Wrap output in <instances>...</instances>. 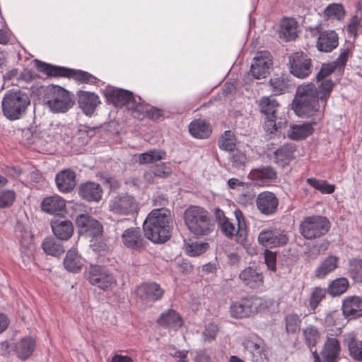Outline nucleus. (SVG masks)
I'll list each match as a JSON object with an SVG mask.
<instances>
[{
	"instance_id": "49",
	"label": "nucleus",
	"mask_w": 362,
	"mask_h": 362,
	"mask_svg": "<svg viewBox=\"0 0 362 362\" xmlns=\"http://www.w3.org/2000/svg\"><path fill=\"white\" fill-rule=\"evenodd\" d=\"M306 182L322 194H330L335 190L334 185L329 184L324 180H317L316 178L310 177L306 180Z\"/></svg>"
},
{
	"instance_id": "54",
	"label": "nucleus",
	"mask_w": 362,
	"mask_h": 362,
	"mask_svg": "<svg viewBox=\"0 0 362 362\" xmlns=\"http://www.w3.org/2000/svg\"><path fill=\"white\" fill-rule=\"evenodd\" d=\"M327 290L321 287H316L312 291L309 299V306L315 312L320 303L325 298Z\"/></svg>"
},
{
	"instance_id": "6",
	"label": "nucleus",
	"mask_w": 362,
	"mask_h": 362,
	"mask_svg": "<svg viewBox=\"0 0 362 362\" xmlns=\"http://www.w3.org/2000/svg\"><path fill=\"white\" fill-rule=\"evenodd\" d=\"M102 93L109 104L116 107H125L132 116L141 100L140 96L132 91L111 86L103 90Z\"/></svg>"
},
{
	"instance_id": "62",
	"label": "nucleus",
	"mask_w": 362,
	"mask_h": 362,
	"mask_svg": "<svg viewBox=\"0 0 362 362\" xmlns=\"http://www.w3.org/2000/svg\"><path fill=\"white\" fill-rule=\"evenodd\" d=\"M35 349V339L30 336L24 337V360L30 357Z\"/></svg>"
},
{
	"instance_id": "23",
	"label": "nucleus",
	"mask_w": 362,
	"mask_h": 362,
	"mask_svg": "<svg viewBox=\"0 0 362 362\" xmlns=\"http://www.w3.org/2000/svg\"><path fill=\"white\" fill-rule=\"evenodd\" d=\"M338 35L333 30L319 33L316 47L320 52H330L338 46Z\"/></svg>"
},
{
	"instance_id": "34",
	"label": "nucleus",
	"mask_w": 362,
	"mask_h": 362,
	"mask_svg": "<svg viewBox=\"0 0 362 362\" xmlns=\"http://www.w3.org/2000/svg\"><path fill=\"white\" fill-rule=\"evenodd\" d=\"M313 122H305L300 124H293L288 132V136L295 141L303 139L310 135L314 129Z\"/></svg>"
},
{
	"instance_id": "48",
	"label": "nucleus",
	"mask_w": 362,
	"mask_h": 362,
	"mask_svg": "<svg viewBox=\"0 0 362 362\" xmlns=\"http://www.w3.org/2000/svg\"><path fill=\"white\" fill-rule=\"evenodd\" d=\"M235 136L230 130L225 131L218 139V146L223 151L232 152L235 150Z\"/></svg>"
},
{
	"instance_id": "15",
	"label": "nucleus",
	"mask_w": 362,
	"mask_h": 362,
	"mask_svg": "<svg viewBox=\"0 0 362 362\" xmlns=\"http://www.w3.org/2000/svg\"><path fill=\"white\" fill-rule=\"evenodd\" d=\"M248 177L254 185L265 187L276 182L277 179V172L274 168L269 165H262L252 169L248 175Z\"/></svg>"
},
{
	"instance_id": "50",
	"label": "nucleus",
	"mask_w": 362,
	"mask_h": 362,
	"mask_svg": "<svg viewBox=\"0 0 362 362\" xmlns=\"http://www.w3.org/2000/svg\"><path fill=\"white\" fill-rule=\"evenodd\" d=\"M286 330L288 334H296L300 332L301 319L296 313H290L284 318Z\"/></svg>"
},
{
	"instance_id": "19",
	"label": "nucleus",
	"mask_w": 362,
	"mask_h": 362,
	"mask_svg": "<svg viewBox=\"0 0 362 362\" xmlns=\"http://www.w3.org/2000/svg\"><path fill=\"white\" fill-rule=\"evenodd\" d=\"M24 146L34 145V149L40 151L45 150V144L52 141L47 132H33L30 129H24Z\"/></svg>"
},
{
	"instance_id": "29",
	"label": "nucleus",
	"mask_w": 362,
	"mask_h": 362,
	"mask_svg": "<svg viewBox=\"0 0 362 362\" xmlns=\"http://www.w3.org/2000/svg\"><path fill=\"white\" fill-rule=\"evenodd\" d=\"M122 240L125 246L132 249H139L144 245V240L139 228L126 229L122 235Z\"/></svg>"
},
{
	"instance_id": "4",
	"label": "nucleus",
	"mask_w": 362,
	"mask_h": 362,
	"mask_svg": "<svg viewBox=\"0 0 362 362\" xmlns=\"http://www.w3.org/2000/svg\"><path fill=\"white\" fill-rule=\"evenodd\" d=\"M183 218L188 230L195 236L208 235L214 230L210 214L202 206L190 205L185 210Z\"/></svg>"
},
{
	"instance_id": "9",
	"label": "nucleus",
	"mask_w": 362,
	"mask_h": 362,
	"mask_svg": "<svg viewBox=\"0 0 362 362\" xmlns=\"http://www.w3.org/2000/svg\"><path fill=\"white\" fill-rule=\"evenodd\" d=\"M265 305L262 298L256 296L243 298L235 301L230 306V313L234 318L249 317L264 308Z\"/></svg>"
},
{
	"instance_id": "43",
	"label": "nucleus",
	"mask_w": 362,
	"mask_h": 362,
	"mask_svg": "<svg viewBox=\"0 0 362 362\" xmlns=\"http://www.w3.org/2000/svg\"><path fill=\"white\" fill-rule=\"evenodd\" d=\"M342 315L338 310L331 311L326 315L322 323L327 328L334 327L337 332H340L343 327Z\"/></svg>"
},
{
	"instance_id": "8",
	"label": "nucleus",
	"mask_w": 362,
	"mask_h": 362,
	"mask_svg": "<svg viewBox=\"0 0 362 362\" xmlns=\"http://www.w3.org/2000/svg\"><path fill=\"white\" fill-rule=\"evenodd\" d=\"M108 209L115 215L134 216L139 211V203L132 195L121 193L110 197Z\"/></svg>"
},
{
	"instance_id": "63",
	"label": "nucleus",
	"mask_w": 362,
	"mask_h": 362,
	"mask_svg": "<svg viewBox=\"0 0 362 362\" xmlns=\"http://www.w3.org/2000/svg\"><path fill=\"white\" fill-rule=\"evenodd\" d=\"M361 27V18L357 16H353L348 24V31L351 35L356 36Z\"/></svg>"
},
{
	"instance_id": "46",
	"label": "nucleus",
	"mask_w": 362,
	"mask_h": 362,
	"mask_svg": "<svg viewBox=\"0 0 362 362\" xmlns=\"http://www.w3.org/2000/svg\"><path fill=\"white\" fill-rule=\"evenodd\" d=\"M271 90L274 95H278L288 90L289 81L283 76H274L269 81Z\"/></svg>"
},
{
	"instance_id": "58",
	"label": "nucleus",
	"mask_w": 362,
	"mask_h": 362,
	"mask_svg": "<svg viewBox=\"0 0 362 362\" xmlns=\"http://www.w3.org/2000/svg\"><path fill=\"white\" fill-rule=\"evenodd\" d=\"M151 169L156 177L165 178L171 174V169L165 163L153 165Z\"/></svg>"
},
{
	"instance_id": "61",
	"label": "nucleus",
	"mask_w": 362,
	"mask_h": 362,
	"mask_svg": "<svg viewBox=\"0 0 362 362\" xmlns=\"http://www.w3.org/2000/svg\"><path fill=\"white\" fill-rule=\"evenodd\" d=\"M276 116L272 117H265V121L264 124V129L266 132L269 134H273L277 131L279 128L281 127V122H279L278 124L276 122Z\"/></svg>"
},
{
	"instance_id": "25",
	"label": "nucleus",
	"mask_w": 362,
	"mask_h": 362,
	"mask_svg": "<svg viewBox=\"0 0 362 362\" xmlns=\"http://www.w3.org/2000/svg\"><path fill=\"white\" fill-rule=\"evenodd\" d=\"M342 314L348 319L362 315V299L358 296L348 297L343 300Z\"/></svg>"
},
{
	"instance_id": "31",
	"label": "nucleus",
	"mask_w": 362,
	"mask_h": 362,
	"mask_svg": "<svg viewBox=\"0 0 362 362\" xmlns=\"http://www.w3.org/2000/svg\"><path fill=\"white\" fill-rule=\"evenodd\" d=\"M137 295L141 298L156 301L162 298L163 290L155 282L146 283L138 288Z\"/></svg>"
},
{
	"instance_id": "11",
	"label": "nucleus",
	"mask_w": 362,
	"mask_h": 362,
	"mask_svg": "<svg viewBox=\"0 0 362 362\" xmlns=\"http://www.w3.org/2000/svg\"><path fill=\"white\" fill-rule=\"evenodd\" d=\"M234 215L237 221V228L229 219L225 220V221L220 223L218 227L221 233L228 238L235 237L237 243H243L247 238L245 218L243 212L240 209L235 210Z\"/></svg>"
},
{
	"instance_id": "13",
	"label": "nucleus",
	"mask_w": 362,
	"mask_h": 362,
	"mask_svg": "<svg viewBox=\"0 0 362 362\" xmlns=\"http://www.w3.org/2000/svg\"><path fill=\"white\" fill-rule=\"evenodd\" d=\"M257 240L265 248H274L286 245L288 236L286 230L281 228H269L259 232Z\"/></svg>"
},
{
	"instance_id": "60",
	"label": "nucleus",
	"mask_w": 362,
	"mask_h": 362,
	"mask_svg": "<svg viewBox=\"0 0 362 362\" xmlns=\"http://www.w3.org/2000/svg\"><path fill=\"white\" fill-rule=\"evenodd\" d=\"M14 199L15 194L13 191H0V208L10 206Z\"/></svg>"
},
{
	"instance_id": "35",
	"label": "nucleus",
	"mask_w": 362,
	"mask_h": 362,
	"mask_svg": "<svg viewBox=\"0 0 362 362\" xmlns=\"http://www.w3.org/2000/svg\"><path fill=\"white\" fill-rule=\"evenodd\" d=\"M339 258L333 255L327 256L316 268L315 276L318 279H323L331 272H334L339 266Z\"/></svg>"
},
{
	"instance_id": "21",
	"label": "nucleus",
	"mask_w": 362,
	"mask_h": 362,
	"mask_svg": "<svg viewBox=\"0 0 362 362\" xmlns=\"http://www.w3.org/2000/svg\"><path fill=\"white\" fill-rule=\"evenodd\" d=\"M50 224L54 234L59 240H68L74 233L73 224L69 220L54 218Z\"/></svg>"
},
{
	"instance_id": "44",
	"label": "nucleus",
	"mask_w": 362,
	"mask_h": 362,
	"mask_svg": "<svg viewBox=\"0 0 362 362\" xmlns=\"http://www.w3.org/2000/svg\"><path fill=\"white\" fill-rule=\"evenodd\" d=\"M166 158V153L159 149H152L139 155L138 161L140 164H148Z\"/></svg>"
},
{
	"instance_id": "12",
	"label": "nucleus",
	"mask_w": 362,
	"mask_h": 362,
	"mask_svg": "<svg viewBox=\"0 0 362 362\" xmlns=\"http://www.w3.org/2000/svg\"><path fill=\"white\" fill-rule=\"evenodd\" d=\"M88 279L90 284L104 291L110 289L117 284L112 273L107 268L100 265L90 266Z\"/></svg>"
},
{
	"instance_id": "17",
	"label": "nucleus",
	"mask_w": 362,
	"mask_h": 362,
	"mask_svg": "<svg viewBox=\"0 0 362 362\" xmlns=\"http://www.w3.org/2000/svg\"><path fill=\"white\" fill-rule=\"evenodd\" d=\"M76 225L79 233L87 236L95 238L103 233V226L100 223L88 214L78 215L76 218Z\"/></svg>"
},
{
	"instance_id": "41",
	"label": "nucleus",
	"mask_w": 362,
	"mask_h": 362,
	"mask_svg": "<svg viewBox=\"0 0 362 362\" xmlns=\"http://www.w3.org/2000/svg\"><path fill=\"white\" fill-rule=\"evenodd\" d=\"M318 83H320L317 88H315V90L317 93L320 103L323 107H325L327 104V99L332 90L334 83L331 79H322Z\"/></svg>"
},
{
	"instance_id": "5",
	"label": "nucleus",
	"mask_w": 362,
	"mask_h": 362,
	"mask_svg": "<svg viewBox=\"0 0 362 362\" xmlns=\"http://www.w3.org/2000/svg\"><path fill=\"white\" fill-rule=\"evenodd\" d=\"M34 62L37 70L47 76L66 77L73 78L80 83L94 85H98L100 81L93 75L85 71L54 66L37 59H35Z\"/></svg>"
},
{
	"instance_id": "40",
	"label": "nucleus",
	"mask_w": 362,
	"mask_h": 362,
	"mask_svg": "<svg viewBox=\"0 0 362 362\" xmlns=\"http://www.w3.org/2000/svg\"><path fill=\"white\" fill-rule=\"evenodd\" d=\"M279 107L278 102L272 97H263L259 101V110L265 117H275Z\"/></svg>"
},
{
	"instance_id": "14",
	"label": "nucleus",
	"mask_w": 362,
	"mask_h": 362,
	"mask_svg": "<svg viewBox=\"0 0 362 362\" xmlns=\"http://www.w3.org/2000/svg\"><path fill=\"white\" fill-rule=\"evenodd\" d=\"M272 65V61L269 52H258L253 58L250 73L256 79L264 78L269 74Z\"/></svg>"
},
{
	"instance_id": "36",
	"label": "nucleus",
	"mask_w": 362,
	"mask_h": 362,
	"mask_svg": "<svg viewBox=\"0 0 362 362\" xmlns=\"http://www.w3.org/2000/svg\"><path fill=\"white\" fill-rule=\"evenodd\" d=\"M298 36V23L293 18H287L281 21L279 37L285 41L294 40Z\"/></svg>"
},
{
	"instance_id": "27",
	"label": "nucleus",
	"mask_w": 362,
	"mask_h": 362,
	"mask_svg": "<svg viewBox=\"0 0 362 362\" xmlns=\"http://www.w3.org/2000/svg\"><path fill=\"white\" fill-rule=\"evenodd\" d=\"M240 279L251 288H258L263 284L262 274L257 269L249 267L239 274Z\"/></svg>"
},
{
	"instance_id": "47",
	"label": "nucleus",
	"mask_w": 362,
	"mask_h": 362,
	"mask_svg": "<svg viewBox=\"0 0 362 362\" xmlns=\"http://www.w3.org/2000/svg\"><path fill=\"white\" fill-rule=\"evenodd\" d=\"M348 274L355 282H362V259L352 258L349 259Z\"/></svg>"
},
{
	"instance_id": "7",
	"label": "nucleus",
	"mask_w": 362,
	"mask_h": 362,
	"mask_svg": "<svg viewBox=\"0 0 362 362\" xmlns=\"http://www.w3.org/2000/svg\"><path fill=\"white\" fill-rule=\"evenodd\" d=\"M330 228L327 218L322 216H310L304 218L299 226L300 234L307 240H312L325 235Z\"/></svg>"
},
{
	"instance_id": "33",
	"label": "nucleus",
	"mask_w": 362,
	"mask_h": 362,
	"mask_svg": "<svg viewBox=\"0 0 362 362\" xmlns=\"http://www.w3.org/2000/svg\"><path fill=\"white\" fill-rule=\"evenodd\" d=\"M158 323L164 327L175 330L178 329L183 324L181 316L176 311L169 309L162 313L157 320Z\"/></svg>"
},
{
	"instance_id": "64",
	"label": "nucleus",
	"mask_w": 362,
	"mask_h": 362,
	"mask_svg": "<svg viewBox=\"0 0 362 362\" xmlns=\"http://www.w3.org/2000/svg\"><path fill=\"white\" fill-rule=\"evenodd\" d=\"M194 362H214L210 352L206 349L197 351Z\"/></svg>"
},
{
	"instance_id": "10",
	"label": "nucleus",
	"mask_w": 362,
	"mask_h": 362,
	"mask_svg": "<svg viewBox=\"0 0 362 362\" xmlns=\"http://www.w3.org/2000/svg\"><path fill=\"white\" fill-rule=\"evenodd\" d=\"M3 115L9 120L21 117L23 111V93L20 89L9 90L1 102Z\"/></svg>"
},
{
	"instance_id": "45",
	"label": "nucleus",
	"mask_w": 362,
	"mask_h": 362,
	"mask_svg": "<svg viewBox=\"0 0 362 362\" xmlns=\"http://www.w3.org/2000/svg\"><path fill=\"white\" fill-rule=\"evenodd\" d=\"M349 286L347 279L337 278L333 280L328 286L327 293L332 296H338L343 294Z\"/></svg>"
},
{
	"instance_id": "24",
	"label": "nucleus",
	"mask_w": 362,
	"mask_h": 362,
	"mask_svg": "<svg viewBox=\"0 0 362 362\" xmlns=\"http://www.w3.org/2000/svg\"><path fill=\"white\" fill-rule=\"evenodd\" d=\"M65 201L58 195L49 196L43 199L41 208L42 210L54 216L62 214L65 210Z\"/></svg>"
},
{
	"instance_id": "39",
	"label": "nucleus",
	"mask_w": 362,
	"mask_h": 362,
	"mask_svg": "<svg viewBox=\"0 0 362 362\" xmlns=\"http://www.w3.org/2000/svg\"><path fill=\"white\" fill-rule=\"evenodd\" d=\"M344 344L348 347L351 357L362 362V341L356 339L354 334H348L344 337Z\"/></svg>"
},
{
	"instance_id": "51",
	"label": "nucleus",
	"mask_w": 362,
	"mask_h": 362,
	"mask_svg": "<svg viewBox=\"0 0 362 362\" xmlns=\"http://www.w3.org/2000/svg\"><path fill=\"white\" fill-rule=\"evenodd\" d=\"M208 248L209 244L205 242L194 241L185 244V252L191 257L199 256L204 253Z\"/></svg>"
},
{
	"instance_id": "42",
	"label": "nucleus",
	"mask_w": 362,
	"mask_h": 362,
	"mask_svg": "<svg viewBox=\"0 0 362 362\" xmlns=\"http://www.w3.org/2000/svg\"><path fill=\"white\" fill-rule=\"evenodd\" d=\"M42 247L45 253L52 256H59L64 252L60 243L53 237L45 238L42 243Z\"/></svg>"
},
{
	"instance_id": "37",
	"label": "nucleus",
	"mask_w": 362,
	"mask_h": 362,
	"mask_svg": "<svg viewBox=\"0 0 362 362\" xmlns=\"http://www.w3.org/2000/svg\"><path fill=\"white\" fill-rule=\"evenodd\" d=\"M84 259L74 249L69 250L64 259V268L71 272H77L84 264Z\"/></svg>"
},
{
	"instance_id": "56",
	"label": "nucleus",
	"mask_w": 362,
	"mask_h": 362,
	"mask_svg": "<svg viewBox=\"0 0 362 362\" xmlns=\"http://www.w3.org/2000/svg\"><path fill=\"white\" fill-rule=\"evenodd\" d=\"M303 335L308 346L313 347L316 345L319 338V332L315 326L307 327L303 330Z\"/></svg>"
},
{
	"instance_id": "57",
	"label": "nucleus",
	"mask_w": 362,
	"mask_h": 362,
	"mask_svg": "<svg viewBox=\"0 0 362 362\" xmlns=\"http://www.w3.org/2000/svg\"><path fill=\"white\" fill-rule=\"evenodd\" d=\"M218 327L215 323H209L206 325L204 330L202 332L204 341L205 342H211L214 341L218 334Z\"/></svg>"
},
{
	"instance_id": "32",
	"label": "nucleus",
	"mask_w": 362,
	"mask_h": 362,
	"mask_svg": "<svg viewBox=\"0 0 362 362\" xmlns=\"http://www.w3.org/2000/svg\"><path fill=\"white\" fill-rule=\"evenodd\" d=\"M340 349L339 342L336 338L327 337L321 351L324 361L334 362L339 356Z\"/></svg>"
},
{
	"instance_id": "26",
	"label": "nucleus",
	"mask_w": 362,
	"mask_h": 362,
	"mask_svg": "<svg viewBox=\"0 0 362 362\" xmlns=\"http://www.w3.org/2000/svg\"><path fill=\"white\" fill-rule=\"evenodd\" d=\"M55 182L60 192H69L76 186V173L69 169L62 170L57 174Z\"/></svg>"
},
{
	"instance_id": "52",
	"label": "nucleus",
	"mask_w": 362,
	"mask_h": 362,
	"mask_svg": "<svg viewBox=\"0 0 362 362\" xmlns=\"http://www.w3.org/2000/svg\"><path fill=\"white\" fill-rule=\"evenodd\" d=\"M292 157L293 151L287 146L281 147L274 152V162L281 166L288 164Z\"/></svg>"
},
{
	"instance_id": "2",
	"label": "nucleus",
	"mask_w": 362,
	"mask_h": 362,
	"mask_svg": "<svg viewBox=\"0 0 362 362\" xmlns=\"http://www.w3.org/2000/svg\"><path fill=\"white\" fill-rule=\"evenodd\" d=\"M170 211L165 208L152 210L143 223L145 237L154 243H164L171 237Z\"/></svg>"
},
{
	"instance_id": "30",
	"label": "nucleus",
	"mask_w": 362,
	"mask_h": 362,
	"mask_svg": "<svg viewBox=\"0 0 362 362\" xmlns=\"http://www.w3.org/2000/svg\"><path fill=\"white\" fill-rule=\"evenodd\" d=\"M245 348L252 362H269L268 351L262 343L247 341L245 343Z\"/></svg>"
},
{
	"instance_id": "22",
	"label": "nucleus",
	"mask_w": 362,
	"mask_h": 362,
	"mask_svg": "<svg viewBox=\"0 0 362 362\" xmlns=\"http://www.w3.org/2000/svg\"><path fill=\"white\" fill-rule=\"evenodd\" d=\"M79 196L87 202H99L102 198L103 189L98 183L87 182L80 185Z\"/></svg>"
},
{
	"instance_id": "28",
	"label": "nucleus",
	"mask_w": 362,
	"mask_h": 362,
	"mask_svg": "<svg viewBox=\"0 0 362 362\" xmlns=\"http://www.w3.org/2000/svg\"><path fill=\"white\" fill-rule=\"evenodd\" d=\"M163 116L162 110L151 107L141 100L136 110L134 111L133 117L142 120L144 118H148L151 120H157Z\"/></svg>"
},
{
	"instance_id": "55",
	"label": "nucleus",
	"mask_w": 362,
	"mask_h": 362,
	"mask_svg": "<svg viewBox=\"0 0 362 362\" xmlns=\"http://www.w3.org/2000/svg\"><path fill=\"white\" fill-rule=\"evenodd\" d=\"M246 155L240 150L235 149L230 152V161L233 168L238 170H243L247 163Z\"/></svg>"
},
{
	"instance_id": "20",
	"label": "nucleus",
	"mask_w": 362,
	"mask_h": 362,
	"mask_svg": "<svg viewBox=\"0 0 362 362\" xmlns=\"http://www.w3.org/2000/svg\"><path fill=\"white\" fill-rule=\"evenodd\" d=\"M77 95L78 105L86 115H91L100 103L98 96L92 92L79 90Z\"/></svg>"
},
{
	"instance_id": "18",
	"label": "nucleus",
	"mask_w": 362,
	"mask_h": 362,
	"mask_svg": "<svg viewBox=\"0 0 362 362\" xmlns=\"http://www.w3.org/2000/svg\"><path fill=\"white\" fill-rule=\"evenodd\" d=\"M279 204V201L276 194L269 191L260 192L256 199L257 209L262 214L271 216L274 214Z\"/></svg>"
},
{
	"instance_id": "59",
	"label": "nucleus",
	"mask_w": 362,
	"mask_h": 362,
	"mask_svg": "<svg viewBox=\"0 0 362 362\" xmlns=\"http://www.w3.org/2000/svg\"><path fill=\"white\" fill-rule=\"evenodd\" d=\"M336 64L332 63L323 64L317 74L316 75L317 81L319 82L320 80L326 79V78L334 71Z\"/></svg>"
},
{
	"instance_id": "16",
	"label": "nucleus",
	"mask_w": 362,
	"mask_h": 362,
	"mask_svg": "<svg viewBox=\"0 0 362 362\" xmlns=\"http://www.w3.org/2000/svg\"><path fill=\"white\" fill-rule=\"evenodd\" d=\"M290 72L297 78H305L312 71V61L302 52H296L290 57Z\"/></svg>"
},
{
	"instance_id": "1",
	"label": "nucleus",
	"mask_w": 362,
	"mask_h": 362,
	"mask_svg": "<svg viewBox=\"0 0 362 362\" xmlns=\"http://www.w3.org/2000/svg\"><path fill=\"white\" fill-rule=\"evenodd\" d=\"M323 106L318 99L313 83L303 84L298 87L294 100L293 110L300 117H312L310 121L317 124L324 116Z\"/></svg>"
},
{
	"instance_id": "3",
	"label": "nucleus",
	"mask_w": 362,
	"mask_h": 362,
	"mask_svg": "<svg viewBox=\"0 0 362 362\" xmlns=\"http://www.w3.org/2000/svg\"><path fill=\"white\" fill-rule=\"evenodd\" d=\"M39 93L43 105L53 113L66 112L74 103L70 93L59 86H42Z\"/></svg>"
},
{
	"instance_id": "53",
	"label": "nucleus",
	"mask_w": 362,
	"mask_h": 362,
	"mask_svg": "<svg viewBox=\"0 0 362 362\" xmlns=\"http://www.w3.org/2000/svg\"><path fill=\"white\" fill-rule=\"evenodd\" d=\"M324 14L327 19L341 20L344 18L345 11L341 4H331L326 7Z\"/></svg>"
},
{
	"instance_id": "38",
	"label": "nucleus",
	"mask_w": 362,
	"mask_h": 362,
	"mask_svg": "<svg viewBox=\"0 0 362 362\" xmlns=\"http://www.w3.org/2000/svg\"><path fill=\"white\" fill-rule=\"evenodd\" d=\"M189 132L194 138L205 139L210 136L211 129L209 124L203 119H199L192 121L189 124Z\"/></svg>"
}]
</instances>
